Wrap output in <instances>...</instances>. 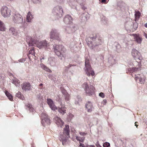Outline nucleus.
I'll return each instance as SVG.
<instances>
[{
	"mask_svg": "<svg viewBox=\"0 0 147 147\" xmlns=\"http://www.w3.org/2000/svg\"><path fill=\"white\" fill-rule=\"evenodd\" d=\"M82 18L84 21L87 20L89 18L90 15L87 12H85L82 14Z\"/></svg>",
	"mask_w": 147,
	"mask_h": 147,
	"instance_id": "nucleus-21",
	"label": "nucleus"
},
{
	"mask_svg": "<svg viewBox=\"0 0 147 147\" xmlns=\"http://www.w3.org/2000/svg\"><path fill=\"white\" fill-rule=\"evenodd\" d=\"M18 61L19 62H24V61L23 59H20Z\"/></svg>",
	"mask_w": 147,
	"mask_h": 147,
	"instance_id": "nucleus-55",
	"label": "nucleus"
},
{
	"mask_svg": "<svg viewBox=\"0 0 147 147\" xmlns=\"http://www.w3.org/2000/svg\"><path fill=\"white\" fill-rule=\"evenodd\" d=\"M78 29V26L77 25L72 24L69 26H67L65 28V30L66 32L70 34L75 32Z\"/></svg>",
	"mask_w": 147,
	"mask_h": 147,
	"instance_id": "nucleus-10",
	"label": "nucleus"
},
{
	"mask_svg": "<svg viewBox=\"0 0 147 147\" xmlns=\"http://www.w3.org/2000/svg\"><path fill=\"white\" fill-rule=\"evenodd\" d=\"M138 27V24L137 23L135 22L133 24V27L135 30H136Z\"/></svg>",
	"mask_w": 147,
	"mask_h": 147,
	"instance_id": "nucleus-41",
	"label": "nucleus"
},
{
	"mask_svg": "<svg viewBox=\"0 0 147 147\" xmlns=\"http://www.w3.org/2000/svg\"><path fill=\"white\" fill-rule=\"evenodd\" d=\"M138 123V122H135V126H136V127H137L138 125L137 124V123Z\"/></svg>",
	"mask_w": 147,
	"mask_h": 147,
	"instance_id": "nucleus-58",
	"label": "nucleus"
},
{
	"mask_svg": "<svg viewBox=\"0 0 147 147\" xmlns=\"http://www.w3.org/2000/svg\"><path fill=\"white\" fill-rule=\"evenodd\" d=\"M76 1L78 3L81 2L82 1V0H76Z\"/></svg>",
	"mask_w": 147,
	"mask_h": 147,
	"instance_id": "nucleus-60",
	"label": "nucleus"
},
{
	"mask_svg": "<svg viewBox=\"0 0 147 147\" xmlns=\"http://www.w3.org/2000/svg\"><path fill=\"white\" fill-rule=\"evenodd\" d=\"M42 119L41 121V123L43 126L45 127L46 125H49L50 124V119L47 114L45 113H42Z\"/></svg>",
	"mask_w": 147,
	"mask_h": 147,
	"instance_id": "nucleus-9",
	"label": "nucleus"
},
{
	"mask_svg": "<svg viewBox=\"0 0 147 147\" xmlns=\"http://www.w3.org/2000/svg\"><path fill=\"white\" fill-rule=\"evenodd\" d=\"M55 120L56 121V123L57 125L59 124L60 126H61L63 125L64 123L61 119L59 117H56L55 118Z\"/></svg>",
	"mask_w": 147,
	"mask_h": 147,
	"instance_id": "nucleus-22",
	"label": "nucleus"
},
{
	"mask_svg": "<svg viewBox=\"0 0 147 147\" xmlns=\"http://www.w3.org/2000/svg\"><path fill=\"white\" fill-rule=\"evenodd\" d=\"M87 147H95V146L93 145H88L87 146Z\"/></svg>",
	"mask_w": 147,
	"mask_h": 147,
	"instance_id": "nucleus-54",
	"label": "nucleus"
},
{
	"mask_svg": "<svg viewBox=\"0 0 147 147\" xmlns=\"http://www.w3.org/2000/svg\"><path fill=\"white\" fill-rule=\"evenodd\" d=\"M52 12L53 15L57 18H60L63 15V9L61 7L57 6L53 8Z\"/></svg>",
	"mask_w": 147,
	"mask_h": 147,
	"instance_id": "nucleus-5",
	"label": "nucleus"
},
{
	"mask_svg": "<svg viewBox=\"0 0 147 147\" xmlns=\"http://www.w3.org/2000/svg\"><path fill=\"white\" fill-rule=\"evenodd\" d=\"M85 138V137L84 136L82 137H80L78 136H76V139L78 141L82 143L84 142Z\"/></svg>",
	"mask_w": 147,
	"mask_h": 147,
	"instance_id": "nucleus-31",
	"label": "nucleus"
},
{
	"mask_svg": "<svg viewBox=\"0 0 147 147\" xmlns=\"http://www.w3.org/2000/svg\"><path fill=\"white\" fill-rule=\"evenodd\" d=\"M141 13L139 11L137 12L135 14L136 17L139 18L140 16Z\"/></svg>",
	"mask_w": 147,
	"mask_h": 147,
	"instance_id": "nucleus-39",
	"label": "nucleus"
},
{
	"mask_svg": "<svg viewBox=\"0 0 147 147\" xmlns=\"http://www.w3.org/2000/svg\"><path fill=\"white\" fill-rule=\"evenodd\" d=\"M134 39L138 43L140 44L142 41V38L136 35L135 36Z\"/></svg>",
	"mask_w": 147,
	"mask_h": 147,
	"instance_id": "nucleus-29",
	"label": "nucleus"
},
{
	"mask_svg": "<svg viewBox=\"0 0 147 147\" xmlns=\"http://www.w3.org/2000/svg\"><path fill=\"white\" fill-rule=\"evenodd\" d=\"M99 95L102 98H104L105 96L104 94L102 92H100L99 94Z\"/></svg>",
	"mask_w": 147,
	"mask_h": 147,
	"instance_id": "nucleus-47",
	"label": "nucleus"
},
{
	"mask_svg": "<svg viewBox=\"0 0 147 147\" xmlns=\"http://www.w3.org/2000/svg\"><path fill=\"white\" fill-rule=\"evenodd\" d=\"M73 66V65L71 64H69L68 66L65 67V70L67 71L68 69H69V68Z\"/></svg>",
	"mask_w": 147,
	"mask_h": 147,
	"instance_id": "nucleus-45",
	"label": "nucleus"
},
{
	"mask_svg": "<svg viewBox=\"0 0 147 147\" xmlns=\"http://www.w3.org/2000/svg\"><path fill=\"white\" fill-rule=\"evenodd\" d=\"M47 103L50 108L52 110H55L57 109L56 107H55L53 100L50 98L47 99Z\"/></svg>",
	"mask_w": 147,
	"mask_h": 147,
	"instance_id": "nucleus-18",
	"label": "nucleus"
},
{
	"mask_svg": "<svg viewBox=\"0 0 147 147\" xmlns=\"http://www.w3.org/2000/svg\"><path fill=\"white\" fill-rule=\"evenodd\" d=\"M8 99L11 101H12L13 100V97L12 95L10 94V95L8 97Z\"/></svg>",
	"mask_w": 147,
	"mask_h": 147,
	"instance_id": "nucleus-49",
	"label": "nucleus"
},
{
	"mask_svg": "<svg viewBox=\"0 0 147 147\" xmlns=\"http://www.w3.org/2000/svg\"><path fill=\"white\" fill-rule=\"evenodd\" d=\"M104 147H110V144L107 142H105L103 144Z\"/></svg>",
	"mask_w": 147,
	"mask_h": 147,
	"instance_id": "nucleus-37",
	"label": "nucleus"
},
{
	"mask_svg": "<svg viewBox=\"0 0 147 147\" xmlns=\"http://www.w3.org/2000/svg\"><path fill=\"white\" fill-rule=\"evenodd\" d=\"M27 42L28 44L29 47L35 46H36L38 41L37 40L34 38H32L30 36L28 37L27 38Z\"/></svg>",
	"mask_w": 147,
	"mask_h": 147,
	"instance_id": "nucleus-13",
	"label": "nucleus"
},
{
	"mask_svg": "<svg viewBox=\"0 0 147 147\" xmlns=\"http://www.w3.org/2000/svg\"><path fill=\"white\" fill-rule=\"evenodd\" d=\"M54 59L53 57H50L49 59V61H54Z\"/></svg>",
	"mask_w": 147,
	"mask_h": 147,
	"instance_id": "nucleus-53",
	"label": "nucleus"
},
{
	"mask_svg": "<svg viewBox=\"0 0 147 147\" xmlns=\"http://www.w3.org/2000/svg\"><path fill=\"white\" fill-rule=\"evenodd\" d=\"M61 92L63 95L68 93L67 91L64 89H63L61 90Z\"/></svg>",
	"mask_w": 147,
	"mask_h": 147,
	"instance_id": "nucleus-44",
	"label": "nucleus"
},
{
	"mask_svg": "<svg viewBox=\"0 0 147 147\" xmlns=\"http://www.w3.org/2000/svg\"><path fill=\"white\" fill-rule=\"evenodd\" d=\"M144 36L147 39V34L145 33H144Z\"/></svg>",
	"mask_w": 147,
	"mask_h": 147,
	"instance_id": "nucleus-59",
	"label": "nucleus"
},
{
	"mask_svg": "<svg viewBox=\"0 0 147 147\" xmlns=\"http://www.w3.org/2000/svg\"><path fill=\"white\" fill-rule=\"evenodd\" d=\"M5 24L0 20V31H5Z\"/></svg>",
	"mask_w": 147,
	"mask_h": 147,
	"instance_id": "nucleus-28",
	"label": "nucleus"
},
{
	"mask_svg": "<svg viewBox=\"0 0 147 147\" xmlns=\"http://www.w3.org/2000/svg\"><path fill=\"white\" fill-rule=\"evenodd\" d=\"M87 95L91 96L94 93V88L92 85L88 86L86 83H84L83 85Z\"/></svg>",
	"mask_w": 147,
	"mask_h": 147,
	"instance_id": "nucleus-6",
	"label": "nucleus"
},
{
	"mask_svg": "<svg viewBox=\"0 0 147 147\" xmlns=\"http://www.w3.org/2000/svg\"><path fill=\"white\" fill-rule=\"evenodd\" d=\"M100 58L102 60L103 59H104V57H102V56H100Z\"/></svg>",
	"mask_w": 147,
	"mask_h": 147,
	"instance_id": "nucleus-62",
	"label": "nucleus"
},
{
	"mask_svg": "<svg viewBox=\"0 0 147 147\" xmlns=\"http://www.w3.org/2000/svg\"><path fill=\"white\" fill-rule=\"evenodd\" d=\"M85 106L88 112H91L94 109L92 103L89 101L87 102L85 105Z\"/></svg>",
	"mask_w": 147,
	"mask_h": 147,
	"instance_id": "nucleus-19",
	"label": "nucleus"
},
{
	"mask_svg": "<svg viewBox=\"0 0 147 147\" xmlns=\"http://www.w3.org/2000/svg\"><path fill=\"white\" fill-rule=\"evenodd\" d=\"M53 77H54V76H53L51 74H49V78H53Z\"/></svg>",
	"mask_w": 147,
	"mask_h": 147,
	"instance_id": "nucleus-56",
	"label": "nucleus"
},
{
	"mask_svg": "<svg viewBox=\"0 0 147 147\" xmlns=\"http://www.w3.org/2000/svg\"><path fill=\"white\" fill-rule=\"evenodd\" d=\"M49 38L51 41L55 40L58 41L61 40V36L59 31L55 28L51 29L49 34Z\"/></svg>",
	"mask_w": 147,
	"mask_h": 147,
	"instance_id": "nucleus-3",
	"label": "nucleus"
},
{
	"mask_svg": "<svg viewBox=\"0 0 147 147\" xmlns=\"http://www.w3.org/2000/svg\"><path fill=\"white\" fill-rule=\"evenodd\" d=\"M36 98L38 100H39L40 101H42V97L41 96L40 94H39L37 95Z\"/></svg>",
	"mask_w": 147,
	"mask_h": 147,
	"instance_id": "nucleus-36",
	"label": "nucleus"
},
{
	"mask_svg": "<svg viewBox=\"0 0 147 147\" xmlns=\"http://www.w3.org/2000/svg\"><path fill=\"white\" fill-rule=\"evenodd\" d=\"M107 102V101L106 100V99H104L103 100V101L102 102V104L104 105H105L106 104V103Z\"/></svg>",
	"mask_w": 147,
	"mask_h": 147,
	"instance_id": "nucleus-52",
	"label": "nucleus"
},
{
	"mask_svg": "<svg viewBox=\"0 0 147 147\" xmlns=\"http://www.w3.org/2000/svg\"><path fill=\"white\" fill-rule=\"evenodd\" d=\"M85 65L86 68L85 71L87 75L88 76H90L91 75L92 76H94L95 74L94 71L92 70L89 63V60L86 58V59Z\"/></svg>",
	"mask_w": 147,
	"mask_h": 147,
	"instance_id": "nucleus-4",
	"label": "nucleus"
},
{
	"mask_svg": "<svg viewBox=\"0 0 147 147\" xmlns=\"http://www.w3.org/2000/svg\"><path fill=\"white\" fill-rule=\"evenodd\" d=\"M123 3L122 2L119 1L117 3V5L118 7H119L120 8H121L122 7Z\"/></svg>",
	"mask_w": 147,
	"mask_h": 147,
	"instance_id": "nucleus-40",
	"label": "nucleus"
},
{
	"mask_svg": "<svg viewBox=\"0 0 147 147\" xmlns=\"http://www.w3.org/2000/svg\"><path fill=\"white\" fill-rule=\"evenodd\" d=\"M60 137L59 138V140L61 141H62V142H66V140L65 139V138H64V137L63 136H61L60 135Z\"/></svg>",
	"mask_w": 147,
	"mask_h": 147,
	"instance_id": "nucleus-38",
	"label": "nucleus"
},
{
	"mask_svg": "<svg viewBox=\"0 0 147 147\" xmlns=\"http://www.w3.org/2000/svg\"><path fill=\"white\" fill-rule=\"evenodd\" d=\"M41 67L45 71L49 72H52L49 69L48 67L45 66L44 65L42 64V65Z\"/></svg>",
	"mask_w": 147,
	"mask_h": 147,
	"instance_id": "nucleus-34",
	"label": "nucleus"
},
{
	"mask_svg": "<svg viewBox=\"0 0 147 147\" xmlns=\"http://www.w3.org/2000/svg\"><path fill=\"white\" fill-rule=\"evenodd\" d=\"M13 20L15 23L22 24L23 22L22 16L18 13H15L13 14Z\"/></svg>",
	"mask_w": 147,
	"mask_h": 147,
	"instance_id": "nucleus-8",
	"label": "nucleus"
},
{
	"mask_svg": "<svg viewBox=\"0 0 147 147\" xmlns=\"http://www.w3.org/2000/svg\"><path fill=\"white\" fill-rule=\"evenodd\" d=\"M12 82L15 84L16 86H19L20 85V81L16 78H15L12 80Z\"/></svg>",
	"mask_w": 147,
	"mask_h": 147,
	"instance_id": "nucleus-27",
	"label": "nucleus"
},
{
	"mask_svg": "<svg viewBox=\"0 0 147 147\" xmlns=\"http://www.w3.org/2000/svg\"><path fill=\"white\" fill-rule=\"evenodd\" d=\"M32 18V16L31 13L29 12L27 16L26 21L28 22H31V20Z\"/></svg>",
	"mask_w": 147,
	"mask_h": 147,
	"instance_id": "nucleus-30",
	"label": "nucleus"
},
{
	"mask_svg": "<svg viewBox=\"0 0 147 147\" xmlns=\"http://www.w3.org/2000/svg\"><path fill=\"white\" fill-rule=\"evenodd\" d=\"M82 9L83 10H85L86 8L85 7L83 6L82 7Z\"/></svg>",
	"mask_w": 147,
	"mask_h": 147,
	"instance_id": "nucleus-61",
	"label": "nucleus"
},
{
	"mask_svg": "<svg viewBox=\"0 0 147 147\" xmlns=\"http://www.w3.org/2000/svg\"><path fill=\"white\" fill-rule=\"evenodd\" d=\"M114 46L115 47V49L117 51H119V49H120L121 47L120 45L117 42L114 43Z\"/></svg>",
	"mask_w": 147,
	"mask_h": 147,
	"instance_id": "nucleus-33",
	"label": "nucleus"
},
{
	"mask_svg": "<svg viewBox=\"0 0 147 147\" xmlns=\"http://www.w3.org/2000/svg\"><path fill=\"white\" fill-rule=\"evenodd\" d=\"M69 132L70 130L69 128V126L68 125H65V127L63 129V134L65 136H67V138L69 137Z\"/></svg>",
	"mask_w": 147,
	"mask_h": 147,
	"instance_id": "nucleus-20",
	"label": "nucleus"
},
{
	"mask_svg": "<svg viewBox=\"0 0 147 147\" xmlns=\"http://www.w3.org/2000/svg\"><path fill=\"white\" fill-rule=\"evenodd\" d=\"M35 52L34 49V47H32L30 49L28 53L27 54V55L28 56V59H30V57L29 56V55L31 54L35 56Z\"/></svg>",
	"mask_w": 147,
	"mask_h": 147,
	"instance_id": "nucleus-26",
	"label": "nucleus"
},
{
	"mask_svg": "<svg viewBox=\"0 0 147 147\" xmlns=\"http://www.w3.org/2000/svg\"><path fill=\"white\" fill-rule=\"evenodd\" d=\"M1 11L2 15L4 17L10 16L11 10L6 6L2 7Z\"/></svg>",
	"mask_w": 147,
	"mask_h": 147,
	"instance_id": "nucleus-11",
	"label": "nucleus"
},
{
	"mask_svg": "<svg viewBox=\"0 0 147 147\" xmlns=\"http://www.w3.org/2000/svg\"><path fill=\"white\" fill-rule=\"evenodd\" d=\"M106 0H102L101 2L102 3H106Z\"/></svg>",
	"mask_w": 147,
	"mask_h": 147,
	"instance_id": "nucleus-57",
	"label": "nucleus"
},
{
	"mask_svg": "<svg viewBox=\"0 0 147 147\" xmlns=\"http://www.w3.org/2000/svg\"><path fill=\"white\" fill-rule=\"evenodd\" d=\"M73 19L71 16L69 15H66L64 18L63 21L66 24H71L72 22Z\"/></svg>",
	"mask_w": 147,
	"mask_h": 147,
	"instance_id": "nucleus-16",
	"label": "nucleus"
},
{
	"mask_svg": "<svg viewBox=\"0 0 147 147\" xmlns=\"http://www.w3.org/2000/svg\"><path fill=\"white\" fill-rule=\"evenodd\" d=\"M9 32L13 36H16L17 34V33L15 29L13 27H11L9 29Z\"/></svg>",
	"mask_w": 147,
	"mask_h": 147,
	"instance_id": "nucleus-25",
	"label": "nucleus"
},
{
	"mask_svg": "<svg viewBox=\"0 0 147 147\" xmlns=\"http://www.w3.org/2000/svg\"><path fill=\"white\" fill-rule=\"evenodd\" d=\"M97 147H102L99 144L98 145H96Z\"/></svg>",
	"mask_w": 147,
	"mask_h": 147,
	"instance_id": "nucleus-63",
	"label": "nucleus"
},
{
	"mask_svg": "<svg viewBox=\"0 0 147 147\" xmlns=\"http://www.w3.org/2000/svg\"><path fill=\"white\" fill-rule=\"evenodd\" d=\"M80 144L79 145V147L82 146V147H87V146H85L83 144L80 143Z\"/></svg>",
	"mask_w": 147,
	"mask_h": 147,
	"instance_id": "nucleus-51",
	"label": "nucleus"
},
{
	"mask_svg": "<svg viewBox=\"0 0 147 147\" xmlns=\"http://www.w3.org/2000/svg\"><path fill=\"white\" fill-rule=\"evenodd\" d=\"M62 99L61 98H59V99L58 100V102L59 103V104L61 106H63L64 104H62Z\"/></svg>",
	"mask_w": 147,
	"mask_h": 147,
	"instance_id": "nucleus-43",
	"label": "nucleus"
},
{
	"mask_svg": "<svg viewBox=\"0 0 147 147\" xmlns=\"http://www.w3.org/2000/svg\"><path fill=\"white\" fill-rule=\"evenodd\" d=\"M61 106V107H59L58 108V111L61 114H62V115H63L66 113V110L65 109V107L64 106Z\"/></svg>",
	"mask_w": 147,
	"mask_h": 147,
	"instance_id": "nucleus-23",
	"label": "nucleus"
},
{
	"mask_svg": "<svg viewBox=\"0 0 147 147\" xmlns=\"http://www.w3.org/2000/svg\"><path fill=\"white\" fill-rule=\"evenodd\" d=\"M140 62H138L137 61H136L134 62V64L136 63L138 64V67H130L128 69V70L129 71H130L132 72L136 71H139L141 69L140 67L141 66V63Z\"/></svg>",
	"mask_w": 147,
	"mask_h": 147,
	"instance_id": "nucleus-14",
	"label": "nucleus"
},
{
	"mask_svg": "<svg viewBox=\"0 0 147 147\" xmlns=\"http://www.w3.org/2000/svg\"><path fill=\"white\" fill-rule=\"evenodd\" d=\"M65 101H67L69 99V95L68 93L63 95Z\"/></svg>",
	"mask_w": 147,
	"mask_h": 147,
	"instance_id": "nucleus-35",
	"label": "nucleus"
},
{
	"mask_svg": "<svg viewBox=\"0 0 147 147\" xmlns=\"http://www.w3.org/2000/svg\"><path fill=\"white\" fill-rule=\"evenodd\" d=\"M138 79L139 83L141 84H144V82L145 78L142 74L139 75L135 78V80L137 81Z\"/></svg>",
	"mask_w": 147,
	"mask_h": 147,
	"instance_id": "nucleus-17",
	"label": "nucleus"
},
{
	"mask_svg": "<svg viewBox=\"0 0 147 147\" xmlns=\"http://www.w3.org/2000/svg\"><path fill=\"white\" fill-rule=\"evenodd\" d=\"M26 108L27 110H29L30 112L34 113L35 112V111L32 107V105L31 104H28L27 105H26Z\"/></svg>",
	"mask_w": 147,
	"mask_h": 147,
	"instance_id": "nucleus-24",
	"label": "nucleus"
},
{
	"mask_svg": "<svg viewBox=\"0 0 147 147\" xmlns=\"http://www.w3.org/2000/svg\"><path fill=\"white\" fill-rule=\"evenodd\" d=\"M37 47L39 49H44L47 50L50 48V43H48L46 40H43L39 41H38Z\"/></svg>",
	"mask_w": 147,
	"mask_h": 147,
	"instance_id": "nucleus-7",
	"label": "nucleus"
},
{
	"mask_svg": "<svg viewBox=\"0 0 147 147\" xmlns=\"http://www.w3.org/2000/svg\"><path fill=\"white\" fill-rule=\"evenodd\" d=\"M5 94L7 97H8L10 95V94L9 93L8 91H6L5 92Z\"/></svg>",
	"mask_w": 147,
	"mask_h": 147,
	"instance_id": "nucleus-48",
	"label": "nucleus"
},
{
	"mask_svg": "<svg viewBox=\"0 0 147 147\" xmlns=\"http://www.w3.org/2000/svg\"><path fill=\"white\" fill-rule=\"evenodd\" d=\"M53 47L54 52L59 58L62 60L64 59L66 49L64 46L60 44H54Z\"/></svg>",
	"mask_w": 147,
	"mask_h": 147,
	"instance_id": "nucleus-2",
	"label": "nucleus"
},
{
	"mask_svg": "<svg viewBox=\"0 0 147 147\" xmlns=\"http://www.w3.org/2000/svg\"><path fill=\"white\" fill-rule=\"evenodd\" d=\"M105 18L103 17V18H102V22L104 24H105L107 23V22L106 20H105Z\"/></svg>",
	"mask_w": 147,
	"mask_h": 147,
	"instance_id": "nucleus-50",
	"label": "nucleus"
},
{
	"mask_svg": "<svg viewBox=\"0 0 147 147\" xmlns=\"http://www.w3.org/2000/svg\"><path fill=\"white\" fill-rule=\"evenodd\" d=\"M144 26L146 28H147V23H146L145 24Z\"/></svg>",
	"mask_w": 147,
	"mask_h": 147,
	"instance_id": "nucleus-64",
	"label": "nucleus"
},
{
	"mask_svg": "<svg viewBox=\"0 0 147 147\" xmlns=\"http://www.w3.org/2000/svg\"><path fill=\"white\" fill-rule=\"evenodd\" d=\"M132 55L136 61H140L142 59V57L141 56L140 53L136 49H133L132 51Z\"/></svg>",
	"mask_w": 147,
	"mask_h": 147,
	"instance_id": "nucleus-12",
	"label": "nucleus"
},
{
	"mask_svg": "<svg viewBox=\"0 0 147 147\" xmlns=\"http://www.w3.org/2000/svg\"><path fill=\"white\" fill-rule=\"evenodd\" d=\"M86 41L87 44L92 49H93L94 47L100 45L102 43L101 38L98 37L96 34H93L88 37Z\"/></svg>",
	"mask_w": 147,
	"mask_h": 147,
	"instance_id": "nucleus-1",
	"label": "nucleus"
},
{
	"mask_svg": "<svg viewBox=\"0 0 147 147\" xmlns=\"http://www.w3.org/2000/svg\"><path fill=\"white\" fill-rule=\"evenodd\" d=\"M33 2L35 4L39 3H40L41 0H32Z\"/></svg>",
	"mask_w": 147,
	"mask_h": 147,
	"instance_id": "nucleus-42",
	"label": "nucleus"
},
{
	"mask_svg": "<svg viewBox=\"0 0 147 147\" xmlns=\"http://www.w3.org/2000/svg\"><path fill=\"white\" fill-rule=\"evenodd\" d=\"M79 133L81 136H83L86 134V133L84 132H80Z\"/></svg>",
	"mask_w": 147,
	"mask_h": 147,
	"instance_id": "nucleus-46",
	"label": "nucleus"
},
{
	"mask_svg": "<svg viewBox=\"0 0 147 147\" xmlns=\"http://www.w3.org/2000/svg\"><path fill=\"white\" fill-rule=\"evenodd\" d=\"M16 96L22 100H23L24 97L22 93L20 92H18L16 94Z\"/></svg>",
	"mask_w": 147,
	"mask_h": 147,
	"instance_id": "nucleus-32",
	"label": "nucleus"
},
{
	"mask_svg": "<svg viewBox=\"0 0 147 147\" xmlns=\"http://www.w3.org/2000/svg\"><path fill=\"white\" fill-rule=\"evenodd\" d=\"M21 86L22 89L25 91L29 90L31 89V85L28 82L23 83Z\"/></svg>",
	"mask_w": 147,
	"mask_h": 147,
	"instance_id": "nucleus-15",
	"label": "nucleus"
}]
</instances>
